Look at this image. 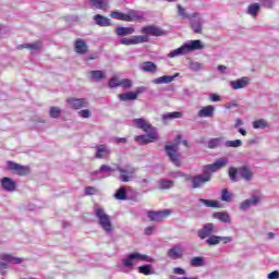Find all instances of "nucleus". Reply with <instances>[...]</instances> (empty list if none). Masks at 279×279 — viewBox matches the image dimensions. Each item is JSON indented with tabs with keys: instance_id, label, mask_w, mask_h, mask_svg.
Listing matches in <instances>:
<instances>
[{
	"instance_id": "34",
	"label": "nucleus",
	"mask_w": 279,
	"mask_h": 279,
	"mask_svg": "<svg viewBox=\"0 0 279 279\" xmlns=\"http://www.w3.org/2000/svg\"><path fill=\"white\" fill-rule=\"evenodd\" d=\"M183 113L181 111L168 112L162 114V121H172V119H182Z\"/></svg>"
},
{
	"instance_id": "18",
	"label": "nucleus",
	"mask_w": 279,
	"mask_h": 279,
	"mask_svg": "<svg viewBox=\"0 0 279 279\" xmlns=\"http://www.w3.org/2000/svg\"><path fill=\"white\" fill-rule=\"evenodd\" d=\"M111 19H117V21H134L136 19V13L134 11H131L129 14H124L121 12H111L110 14Z\"/></svg>"
},
{
	"instance_id": "25",
	"label": "nucleus",
	"mask_w": 279,
	"mask_h": 279,
	"mask_svg": "<svg viewBox=\"0 0 279 279\" xmlns=\"http://www.w3.org/2000/svg\"><path fill=\"white\" fill-rule=\"evenodd\" d=\"M111 151L110 148L106 145H99L96 148V155L95 158H108V156H110Z\"/></svg>"
},
{
	"instance_id": "58",
	"label": "nucleus",
	"mask_w": 279,
	"mask_h": 279,
	"mask_svg": "<svg viewBox=\"0 0 279 279\" xmlns=\"http://www.w3.org/2000/svg\"><path fill=\"white\" fill-rule=\"evenodd\" d=\"M95 193H97V190L94 186L85 187V195H95Z\"/></svg>"
},
{
	"instance_id": "29",
	"label": "nucleus",
	"mask_w": 279,
	"mask_h": 279,
	"mask_svg": "<svg viewBox=\"0 0 279 279\" xmlns=\"http://www.w3.org/2000/svg\"><path fill=\"white\" fill-rule=\"evenodd\" d=\"M174 77H178V74H174L173 76L163 75V76L153 80V84H171V82H173Z\"/></svg>"
},
{
	"instance_id": "32",
	"label": "nucleus",
	"mask_w": 279,
	"mask_h": 279,
	"mask_svg": "<svg viewBox=\"0 0 279 279\" xmlns=\"http://www.w3.org/2000/svg\"><path fill=\"white\" fill-rule=\"evenodd\" d=\"M223 141H226V138L223 137H216V138H211L208 142V148L209 149H217V147H221V145H223Z\"/></svg>"
},
{
	"instance_id": "35",
	"label": "nucleus",
	"mask_w": 279,
	"mask_h": 279,
	"mask_svg": "<svg viewBox=\"0 0 279 279\" xmlns=\"http://www.w3.org/2000/svg\"><path fill=\"white\" fill-rule=\"evenodd\" d=\"M89 3L97 10H108V0H89Z\"/></svg>"
},
{
	"instance_id": "5",
	"label": "nucleus",
	"mask_w": 279,
	"mask_h": 279,
	"mask_svg": "<svg viewBox=\"0 0 279 279\" xmlns=\"http://www.w3.org/2000/svg\"><path fill=\"white\" fill-rule=\"evenodd\" d=\"M228 165V158H219L214 163L206 165L203 167V173L209 175V180H213V173L223 169Z\"/></svg>"
},
{
	"instance_id": "57",
	"label": "nucleus",
	"mask_w": 279,
	"mask_h": 279,
	"mask_svg": "<svg viewBox=\"0 0 279 279\" xmlns=\"http://www.w3.org/2000/svg\"><path fill=\"white\" fill-rule=\"evenodd\" d=\"M135 94V97L138 98V95H142V93H147V87L145 86H140L136 88L135 92H133Z\"/></svg>"
},
{
	"instance_id": "52",
	"label": "nucleus",
	"mask_w": 279,
	"mask_h": 279,
	"mask_svg": "<svg viewBox=\"0 0 279 279\" xmlns=\"http://www.w3.org/2000/svg\"><path fill=\"white\" fill-rule=\"evenodd\" d=\"M120 45H125L126 47H130V45H134V37H124L120 39Z\"/></svg>"
},
{
	"instance_id": "31",
	"label": "nucleus",
	"mask_w": 279,
	"mask_h": 279,
	"mask_svg": "<svg viewBox=\"0 0 279 279\" xmlns=\"http://www.w3.org/2000/svg\"><path fill=\"white\" fill-rule=\"evenodd\" d=\"M89 75L95 82H101V80H106V72L101 70H93L89 72Z\"/></svg>"
},
{
	"instance_id": "23",
	"label": "nucleus",
	"mask_w": 279,
	"mask_h": 279,
	"mask_svg": "<svg viewBox=\"0 0 279 279\" xmlns=\"http://www.w3.org/2000/svg\"><path fill=\"white\" fill-rule=\"evenodd\" d=\"M260 202V197L252 196L240 204V210H248L251 206H256Z\"/></svg>"
},
{
	"instance_id": "48",
	"label": "nucleus",
	"mask_w": 279,
	"mask_h": 279,
	"mask_svg": "<svg viewBox=\"0 0 279 279\" xmlns=\"http://www.w3.org/2000/svg\"><path fill=\"white\" fill-rule=\"evenodd\" d=\"M60 114H62V110L59 107H51L50 108L49 116L52 119H58L60 117Z\"/></svg>"
},
{
	"instance_id": "53",
	"label": "nucleus",
	"mask_w": 279,
	"mask_h": 279,
	"mask_svg": "<svg viewBox=\"0 0 279 279\" xmlns=\"http://www.w3.org/2000/svg\"><path fill=\"white\" fill-rule=\"evenodd\" d=\"M178 12H179V16H182L183 19H191V15H189L186 13V10L184 8H182V5L178 4Z\"/></svg>"
},
{
	"instance_id": "51",
	"label": "nucleus",
	"mask_w": 279,
	"mask_h": 279,
	"mask_svg": "<svg viewBox=\"0 0 279 279\" xmlns=\"http://www.w3.org/2000/svg\"><path fill=\"white\" fill-rule=\"evenodd\" d=\"M190 69L191 71H204V65L199 62H191Z\"/></svg>"
},
{
	"instance_id": "12",
	"label": "nucleus",
	"mask_w": 279,
	"mask_h": 279,
	"mask_svg": "<svg viewBox=\"0 0 279 279\" xmlns=\"http://www.w3.org/2000/svg\"><path fill=\"white\" fill-rule=\"evenodd\" d=\"M19 51L23 49H29L31 53H40L43 51V41L38 40L32 44H22L16 47Z\"/></svg>"
},
{
	"instance_id": "56",
	"label": "nucleus",
	"mask_w": 279,
	"mask_h": 279,
	"mask_svg": "<svg viewBox=\"0 0 279 279\" xmlns=\"http://www.w3.org/2000/svg\"><path fill=\"white\" fill-rule=\"evenodd\" d=\"M78 116L82 117L83 119H90V110L83 109L78 111Z\"/></svg>"
},
{
	"instance_id": "9",
	"label": "nucleus",
	"mask_w": 279,
	"mask_h": 279,
	"mask_svg": "<svg viewBox=\"0 0 279 279\" xmlns=\"http://www.w3.org/2000/svg\"><path fill=\"white\" fill-rule=\"evenodd\" d=\"M8 169L13 171L16 175H27L29 173V167L21 166L14 161H8Z\"/></svg>"
},
{
	"instance_id": "20",
	"label": "nucleus",
	"mask_w": 279,
	"mask_h": 279,
	"mask_svg": "<svg viewBox=\"0 0 279 279\" xmlns=\"http://www.w3.org/2000/svg\"><path fill=\"white\" fill-rule=\"evenodd\" d=\"M238 171L239 175H241V178H243V180H245L246 182H252V180L254 179V172H252V169H250V167L247 166L238 168Z\"/></svg>"
},
{
	"instance_id": "30",
	"label": "nucleus",
	"mask_w": 279,
	"mask_h": 279,
	"mask_svg": "<svg viewBox=\"0 0 279 279\" xmlns=\"http://www.w3.org/2000/svg\"><path fill=\"white\" fill-rule=\"evenodd\" d=\"M1 260H5V263H11L12 265H21V263H23V258L14 257L8 254L1 255Z\"/></svg>"
},
{
	"instance_id": "11",
	"label": "nucleus",
	"mask_w": 279,
	"mask_h": 279,
	"mask_svg": "<svg viewBox=\"0 0 279 279\" xmlns=\"http://www.w3.org/2000/svg\"><path fill=\"white\" fill-rule=\"evenodd\" d=\"M147 135H138L135 137V142L140 145H147L148 143H154L158 141V133L156 131L146 132Z\"/></svg>"
},
{
	"instance_id": "59",
	"label": "nucleus",
	"mask_w": 279,
	"mask_h": 279,
	"mask_svg": "<svg viewBox=\"0 0 279 279\" xmlns=\"http://www.w3.org/2000/svg\"><path fill=\"white\" fill-rule=\"evenodd\" d=\"M264 8H274V0H260Z\"/></svg>"
},
{
	"instance_id": "4",
	"label": "nucleus",
	"mask_w": 279,
	"mask_h": 279,
	"mask_svg": "<svg viewBox=\"0 0 279 279\" xmlns=\"http://www.w3.org/2000/svg\"><path fill=\"white\" fill-rule=\"evenodd\" d=\"M136 260H142L144 263H154L155 259L148 255H143L141 253H132L122 259V265L123 267H126L130 269L134 267Z\"/></svg>"
},
{
	"instance_id": "33",
	"label": "nucleus",
	"mask_w": 279,
	"mask_h": 279,
	"mask_svg": "<svg viewBox=\"0 0 279 279\" xmlns=\"http://www.w3.org/2000/svg\"><path fill=\"white\" fill-rule=\"evenodd\" d=\"M199 203L204 204L207 208H221V203H219V201L201 198Z\"/></svg>"
},
{
	"instance_id": "38",
	"label": "nucleus",
	"mask_w": 279,
	"mask_h": 279,
	"mask_svg": "<svg viewBox=\"0 0 279 279\" xmlns=\"http://www.w3.org/2000/svg\"><path fill=\"white\" fill-rule=\"evenodd\" d=\"M258 12H260V4L253 3V4L248 5L247 14H250L253 17H256L258 15Z\"/></svg>"
},
{
	"instance_id": "47",
	"label": "nucleus",
	"mask_w": 279,
	"mask_h": 279,
	"mask_svg": "<svg viewBox=\"0 0 279 279\" xmlns=\"http://www.w3.org/2000/svg\"><path fill=\"white\" fill-rule=\"evenodd\" d=\"M221 201L222 202H232V193L228 191V189H223L221 192Z\"/></svg>"
},
{
	"instance_id": "55",
	"label": "nucleus",
	"mask_w": 279,
	"mask_h": 279,
	"mask_svg": "<svg viewBox=\"0 0 279 279\" xmlns=\"http://www.w3.org/2000/svg\"><path fill=\"white\" fill-rule=\"evenodd\" d=\"M186 175H189V174H184V172H181V171L169 173V177L173 178L174 180L178 179V178H186Z\"/></svg>"
},
{
	"instance_id": "19",
	"label": "nucleus",
	"mask_w": 279,
	"mask_h": 279,
	"mask_svg": "<svg viewBox=\"0 0 279 279\" xmlns=\"http://www.w3.org/2000/svg\"><path fill=\"white\" fill-rule=\"evenodd\" d=\"M197 234L199 239H208V236L215 234V225L206 223L201 230H198Z\"/></svg>"
},
{
	"instance_id": "22",
	"label": "nucleus",
	"mask_w": 279,
	"mask_h": 279,
	"mask_svg": "<svg viewBox=\"0 0 279 279\" xmlns=\"http://www.w3.org/2000/svg\"><path fill=\"white\" fill-rule=\"evenodd\" d=\"M74 51H76V53H80L81 56H84L88 53V45H86V41L78 38L75 40Z\"/></svg>"
},
{
	"instance_id": "49",
	"label": "nucleus",
	"mask_w": 279,
	"mask_h": 279,
	"mask_svg": "<svg viewBox=\"0 0 279 279\" xmlns=\"http://www.w3.org/2000/svg\"><path fill=\"white\" fill-rule=\"evenodd\" d=\"M236 175H239V168H229V178L231 182H236Z\"/></svg>"
},
{
	"instance_id": "28",
	"label": "nucleus",
	"mask_w": 279,
	"mask_h": 279,
	"mask_svg": "<svg viewBox=\"0 0 279 279\" xmlns=\"http://www.w3.org/2000/svg\"><path fill=\"white\" fill-rule=\"evenodd\" d=\"M94 21L96 25H99L100 27H110L111 25L110 19L100 14L95 15Z\"/></svg>"
},
{
	"instance_id": "64",
	"label": "nucleus",
	"mask_w": 279,
	"mask_h": 279,
	"mask_svg": "<svg viewBox=\"0 0 279 279\" xmlns=\"http://www.w3.org/2000/svg\"><path fill=\"white\" fill-rule=\"evenodd\" d=\"M279 278V271L275 270L270 274H268V279H278Z\"/></svg>"
},
{
	"instance_id": "13",
	"label": "nucleus",
	"mask_w": 279,
	"mask_h": 279,
	"mask_svg": "<svg viewBox=\"0 0 279 279\" xmlns=\"http://www.w3.org/2000/svg\"><path fill=\"white\" fill-rule=\"evenodd\" d=\"M168 258H171V260H178L184 256V248L182 247V244L173 245L171 248L167 252Z\"/></svg>"
},
{
	"instance_id": "45",
	"label": "nucleus",
	"mask_w": 279,
	"mask_h": 279,
	"mask_svg": "<svg viewBox=\"0 0 279 279\" xmlns=\"http://www.w3.org/2000/svg\"><path fill=\"white\" fill-rule=\"evenodd\" d=\"M138 271L144 276H151V274H154V271L151 270V265L140 266Z\"/></svg>"
},
{
	"instance_id": "10",
	"label": "nucleus",
	"mask_w": 279,
	"mask_h": 279,
	"mask_svg": "<svg viewBox=\"0 0 279 279\" xmlns=\"http://www.w3.org/2000/svg\"><path fill=\"white\" fill-rule=\"evenodd\" d=\"M66 104L72 110H81V108H88V99L86 98H68Z\"/></svg>"
},
{
	"instance_id": "16",
	"label": "nucleus",
	"mask_w": 279,
	"mask_h": 279,
	"mask_svg": "<svg viewBox=\"0 0 279 279\" xmlns=\"http://www.w3.org/2000/svg\"><path fill=\"white\" fill-rule=\"evenodd\" d=\"M141 32L146 36H165V31L154 25L144 26Z\"/></svg>"
},
{
	"instance_id": "50",
	"label": "nucleus",
	"mask_w": 279,
	"mask_h": 279,
	"mask_svg": "<svg viewBox=\"0 0 279 279\" xmlns=\"http://www.w3.org/2000/svg\"><path fill=\"white\" fill-rule=\"evenodd\" d=\"M118 86H121V81L117 76H112L109 80V88H118Z\"/></svg>"
},
{
	"instance_id": "1",
	"label": "nucleus",
	"mask_w": 279,
	"mask_h": 279,
	"mask_svg": "<svg viewBox=\"0 0 279 279\" xmlns=\"http://www.w3.org/2000/svg\"><path fill=\"white\" fill-rule=\"evenodd\" d=\"M204 49V44L202 40H191L189 43L183 44L180 48L174 49L168 53V58H178V56H185L190 51H197Z\"/></svg>"
},
{
	"instance_id": "26",
	"label": "nucleus",
	"mask_w": 279,
	"mask_h": 279,
	"mask_svg": "<svg viewBox=\"0 0 279 279\" xmlns=\"http://www.w3.org/2000/svg\"><path fill=\"white\" fill-rule=\"evenodd\" d=\"M197 117H199V118H211V117H215V108L211 105L203 107L198 111Z\"/></svg>"
},
{
	"instance_id": "46",
	"label": "nucleus",
	"mask_w": 279,
	"mask_h": 279,
	"mask_svg": "<svg viewBox=\"0 0 279 279\" xmlns=\"http://www.w3.org/2000/svg\"><path fill=\"white\" fill-rule=\"evenodd\" d=\"M243 145V141L241 140H234V141H227L225 143V147H233V148H236V147H241Z\"/></svg>"
},
{
	"instance_id": "17",
	"label": "nucleus",
	"mask_w": 279,
	"mask_h": 279,
	"mask_svg": "<svg viewBox=\"0 0 279 279\" xmlns=\"http://www.w3.org/2000/svg\"><path fill=\"white\" fill-rule=\"evenodd\" d=\"M229 85L231 86V88L233 90H239L241 88H247V86H250V77L244 76V77L238 78L235 81H230Z\"/></svg>"
},
{
	"instance_id": "3",
	"label": "nucleus",
	"mask_w": 279,
	"mask_h": 279,
	"mask_svg": "<svg viewBox=\"0 0 279 279\" xmlns=\"http://www.w3.org/2000/svg\"><path fill=\"white\" fill-rule=\"evenodd\" d=\"M181 140H182V135H178L177 138H175V144L167 145L165 147V149L167 151V156L170 158L172 163L175 165V167H180L182 165V159L180 157V153H178L179 149H180L178 147V145H180Z\"/></svg>"
},
{
	"instance_id": "6",
	"label": "nucleus",
	"mask_w": 279,
	"mask_h": 279,
	"mask_svg": "<svg viewBox=\"0 0 279 279\" xmlns=\"http://www.w3.org/2000/svg\"><path fill=\"white\" fill-rule=\"evenodd\" d=\"M186 182H190L192 184V189H202L204 184L207 182H210V175L205 174L204 172L202 174L197 175H185Z\"/></svg>"
},
{
	"instance_id": "62",
	"label": "nucleus",
	"mask_w": 279,
	"mask_h": 279,
	"mask_svg": "<svg viewBox=\"0 0 279 279\" xmlns=\"http://www.w3.org/2000/svg\"><path fill=\"white\" fill-rule=\"evenodd\" d=\"M5 269H8V263H5V260H4V262L0 263V274L2 276H5Z\"/></svg>"
},
{
	"instance_id": "40",
	"label": "nucleus",
	"mask_w": 279,
	"mask_h": 279,
	"mask_svg": "<svg viewBox=\"0 0 279 279\" xmlns=\"http://www.w3.org/2000/svg\"><path fill=\"white\" fill-rule=\"evenodd\" d=\"M143 43H149V36L147 35L133 36V45H142Z\"/></svg>"
},
{
	"instance_id": "43",
	"label": "nucleus",
	"mask_w": 279,
	"mask_h": 279,
	"mask_svg": "<svg viewBox=\"0 0 279 279\" xmlns=\"http://www.w3.org/2000/svg\"><path fill=\"white\" fill-rule=\"evenodd\" d=\"M173 181L171 180H160L159 181V189H161V191H165L166 189H173Z\"/></svg>"
},
{
	"instance_id": "37",
	"label": "nucleus",
	"mask_w": 279,
	"mask_h": 279,
	"mask_svg": "<svg viewBox=\"0 0 279 279\" xmlns=\"http://www.w3.org/2000/svg\"><path fill=\"white\" fill-rule=\"evenodd\" d=\"M190 265H191V267H204V265H206V262H205L204 257L197 256V257H193L190 260Z\"/></svg>"
},
{
	"instance_id": "42",
	"label": "nucleus",
	"mask_w": 279,
	"mask_h": 279,
	"mask_svg": "<svg viewBox=\"0 0 279 279\" xmlns=\"http://www.w3.org/2000/svg\"><path fill=\"white\" fill-rule=\"evenodd\" d=\"M128 192L125 191V187L124 186H122V187H120L117 192H116V194H114V197H116V199H122V201H124V199H128Z\"/></svg>"
},
{
	"instance_id": "2",
	"label": "nucleus",
	"mask_w": 279,
	"mask_h": 279,
	"mask_svg": "<svg viewBox=\"0 0 279 279\" xmlns=\"http://www.w3.org/2000/svg\"><path fill=\"white\" fill-rule=\"evenodd\" d=\"M94 215L98 219V226L102 228L106 234H112V220L106 210L101 207H95Z\"/></svg>"
},
{
	"instance_id": "8",
	"label": "nucleus",
	"mask_w": 279,
	"mask_h": 279,
	"mask_svg": "<svg viewBox=\"0 0 279 279\" xmlns=\"http://www.w3.org/2000/svg\"><path fill=\"white\" fill-rule=\"evenodd\" d=\"M190 25L194 34H202V25H204V20L199 16V13H193L190 19Z\"/></svg>"
},
{
	"instance_id": "21",
	"label": "nucleus",
	"mask_w": 279,
	"mask_h": 279,
	"mask_svg": "<svg viewBox=\"0 0 279 279\" xmlns=\"http://www.w3.org/2000/svg\"><path fill=\"white\" fill-rule=\"evenodd\" d=\"M1 186L4 191H8L9 193L16 191V182L8 177L2 178Z\"/></svg>"
},
{
	"instance_id": "7",
	"label": "nucleus",
	"mask_w": 279,
	"mask_h": 279,
	"mask_svg": "<svg viewBox=\"0 0 279 279\" xmlns=\"http://www.w3.org/2000/svg\"><path fill=\"white\" fill-rule=\"evenodd\" d=\"M117 171L120 173L119 180L121 182H130V180L134 178V173H136V168L132 165L118 166Z\"/></svg>"
},
{
	"instance_id": "44",
	"label": "nucleus",
	"mask_w": 279,
	"mask_h": 279,
	"mask_svg": "<svg viewBox=\"0 0 279 279\" xmlns=\"http://www.w3.org/2000/svg\"><path fill=\"white\" fill-rule=\"evenodd\" d=\"M219 243H221V236H219V235H210L206 240L207 245H219Z\"/></svg>"
},
{
	"instance_id": "24",
	"label": "nucleus",
	"mask_w": 279,
	"mask_h": 279,
	"mask_svg": "<svg viewBox=\"0 0 279 279\" xmlns=\"http://www.w3.org/2000/svg\"><path fill=\"white\" fill-rule=\"evenodd\" d=\"M140 69L144 73H156V71H158V65L151 61H145L141 64Z\"/></svg>"
},
{
	"instance_id": "61",
	"label": "nucleus",
	"mask_w": 279,
	"mask_h": 279,
	"mask_svg": "<svg viewBox=\"0 0 279 279\" xmlns=\"http://www.w3.org/2000/svg\"><path fill=\"white\" fill-rule=\"evenodd\" d=\"M138 184L142 189H147L149 186V179H142L138 181Z\"/></svg>"
},
{
	"instance_id": "60",
	"label": "nucleus",
	"mask_w": 279,
	"mask_h": 279,
	"mask_svg": "<svg viewBox=\"0 0 279 279\" xmlns=\"http://www.w3.org/2000/svg\"><path fill=\"white\" fill-rule=\"evenodd\" d=\"M173 274H175L177 276H185L186 275V270L180 268V267H175L173 268Z\"/></svg>"
},
{
	"instance_id": "39",
	"label": "nucleus",
	"mask_w": 279,
	"mask_h": 279,
	"mask_svg": "<svg viewBox=\"0 0 279 279\" xmlns=\"http://www.w3.org/2000/svg\"><path fill=\"white\" fill-rule=\"evenodd\" d=\"M214 219H218L222 223H230V215L228 213H215Z\"/></svg>"
},
{
	"instance_id": "41",
	"label": "nucleus",
	"mask_w": 279,
	"mask_h": 279,
	"mask_svg": "<svg viewBox=\"0 0 279 279\" xmlns=\"http://www.w3.org/2000/svg\"><path fill=\"white\" fill-rule=\"evenodd\" d=\"M268 125L269 124L267 123V121L263 119L253 122L254 130H265V128H268Z\"/></svg>"
},
{
	"instance_id": "63",
	"label": "nucleus",
	"mask_w": 279,
	"mask_h": 279,
	"mask_svg": "<svg viewBox=\"0 0 279 279\" xmlns=\"http://www.w3.org/2000/svg\"><path fill=\"white\" fill-rule=\"evenodd\" d=\"M101 173L106 172V173H110L111 171H114L113 169L110 168V166H107V165H102L100 167V170H99Z\"/></svg>"
},
{
	"instance_id": "54",
	"label": "nucleus",
	"mask_w": 279,
	"mask_h": 279,
	"mask_svg": "<svg viewBox=\"0 0 279 279\" xmlns=\"http://www.w3.org/2000/svg\"><path fill=\"white\" fill-rule=\"evenodd\" d=\"M120 86L122 88H132V80L130 78H124L120 81Z\"/></svg>"
},
{
	"instance_id": "27",
	"label": "nucleus",
	"mask_w": 279,
	"mask_h": 279,
	"mask_svg": "<svg viewBox=\"0 0 279 279\" xmlns=\"http://www.w3.org/2000/svg\"><path fill=\"white\" fill-rule=\"evenodd\" d=\"M136 29L134 27H123L119 26L116 28L117 36H132Z\"/></svg>"
},
{
	"instance_id": "36",
	"label": "nucleus",
	"mask_w": 279,
	"mask_h": 279,
	"mask_svg": "<svg viewBox=\"0 0 279 279\" xmlns=\"http://www.w3.org/2000/svg\"><path fill=\"white\" fill-rule=\"evenodd\" d=\"M120 101H136L137 97L134 92H128L119 95Z\"/></svg>"
},
{
	"instance_id": "14",
	"label": "nucleus",
	"mask_w": 279,
	"mask_h": 279,
	"mask_svg": "<svg viewBox=\"0 0 279 279\" xmlns=\"http://www.w3.org/2000/svg\"><path fill=\"white\" fill-rule=\"evenodd\" d=\"M133 123H134L135 128H138L140 130H143L144 132H156V129L154 126H151L149 121H147L143 118L134 119Z\"/></svg>"
},
{
	"instance_id": "15",
	"label": "nucleus",
	"mask_w": 279,
	"mask_h": 279,
	"mask_svg": "<svg viewBox=\"0 0 279 279\" xmlns=\"http://www.w3.org/2000/svg\"><path fill=\"white\" fill-rule=\"evenodd\" d=\"M171 215V210L165 209L161 211H148V219L150 221H162V219H167Z\"/></svg>"
}]
</instances>
